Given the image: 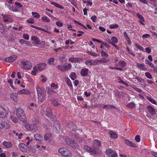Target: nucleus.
<instances>
[{
    "label": "nucleus",
    "mask_w": 157,
    "mask_h": 157,
    "mask_svg": "<svg viewBox=\"0 0 157 157\" xmlns=\"http://www.w3.org/2000/svg\"><path fill=\"white\" fill-rule=\"evenodd\" d=\"M16 115L18 118L23 122L26 121V118L23 113V110L21 108H18L16 110Z\"/></svg>",
    "instance_id": "obj_1"
},
{
    "label": "nucleus",
    "mask_w": 157,
    "mask_h": 157,
    "mask_svg": "<svg viewBox=\"0 0 157 157\" xmlns=\"http://www.w3.org/2000/svg\"><path fill=\"white\" fill-rule=\"evenodd\" d=\"M59 153L66 157H71L72 156V153L70 151L64 147H62L58 150Z\"/></svg>",
    "instance_id": "obj_2"
},
{
    "label": "nucleus",
    "mask_w": 157,
    "mask_h": 157,
    "mask_svg": "<svg viewBox=\"0 0 157 157\" xmlns=\"http://www.w3.org/2000/svg\"><path fill=\"white\" fill-rule=\"evenodd\" d=\"M66 142L67 144L70 147L75 149L79 148V145L77 143L75 140H72L68 138L66 139Z\"/></svg>",
    "instance_id": "obj_3"
},
{
    "label": "nucleus",
    "mask_w": 157,
    "mask_h": 157,
    "mask_svg": "<svg viewBox=\"0 0 157 157\" xmlns=\"http://www.w3.org/2000/svg\"><path fill=\"white\" fill-rule=\"evenodd\" d=\"M53 130L56 132H58L60 130L59 123L58 121H55L53 125Z\"/></svg>",
    "instance_id": "obj_4"
},
{
    "label": "nucleus",
    "mask_w": 157,
    "mask_h": 157,
    "mask_svg": "<svg viewBox=\"0 0 157 157\" xmlns=\"http://www.w3.org/2000/svg\"><path fill=\"white\" fill-rule=\"evenodd\" d=\"M21 63L23 68L25 69H29L31 66V63L27 60L22 61Z\"/></svg>",
    "instance_id": "obj_5"
},
{
    "label": "nucleus",
    "mask_w": 157,
    "mask_h": 157,
    "mask_svg": "<svg viewBox=\"0 0 157 157\" xmlns=\"http://www.w3.org/2000/svg\"><path fill=\"white\" fill-rule=\"evenodd\" d=\"M85 63L86 65L87 66H92L97 64V62L93 59L86 60Z\"/></svg>",
    "instance_id": "obj_6"
},
{
    "label": "nucleus",
    "mask_w": 157,
    "mask_h": 157,
    "mask_svg": "<svg viewBox=\"0 0 157 157\" xmlns=\"http://www.w3.org/2000/svg\"><path fill=\"white\" fill-rule=\"evenodd\" d=\"M101 153V151L98 148L94 147L93 148H92V151L90 154H100Z\"/></svg>",
    "instance_id": "obj_7"
},
{
    "label": "nucleus",
    "mask_w": 157,
    "mask_h": 157,
    "mask_svg": "<svg viewBox=\"0 0 157 157\" xmlns=\"http://www.w3.org/2000/svg\"><path fill=\"white\" fill-rule=\"evenodd\" d=\"M6 111L5 109L0 106V117L2 118H5L6 116Z\"/></svg>",
    "instance_id": "obj_8"
},
{
    "label": "nucleus",
    "mask_w": 157,
    "mask_h": 157,
    "mask_svg": "<svg viewBox=\"0 0 157 157\" xmlns=\"http://www.w3.org/2000/svg\"><path fill=\"white\" fill-rule=\"evenodd\" d=\"M17 58V56L15 55L12 56L6 59V61L9 62H12L14 61Z\"/></svg>",
    "instance_id": "obj_9"
},
{
    "label": "nucleus",
    "mask_w": 157,
    "mask_h": 157,
    "mask_svg": "<svg viewBox=\"0 0 157 157\" xmlns=\"http://www.w3.org/2000/svg\"><path fill=\"white\" fill-rule=\"evenodd\" d=\"M67 127L72 130L74 131L76 129V125L73 123L70 122L67 124Z\"/></svg>",
    "instance_id": "obj_10"
},
{
    "label": "nucleus",
    "mask_w": 157,
    "mask_h": 157,
    "mask_svg": "<svg viewBox=\"0 0 157 157\" xmlns=\"http://www.w3.org/2000/svg\"><path fill=\"white\" fill-rule=\"evenodd\" d=\"M18 94V93H12L10 94V97L12 100L16 102H17L18 100L17 99V97Z\"/></svg>",
    "instance_id": "obj_11"
},
{
    "label": "nucleus",
    "mask_w": 157,
    "mask_h": 157,
    "mask_svg": "<svg viewBox=\"0 0 157 157\" xmlns=\"http://www.w3.org/2000/svg\"><path fill=\"white\" fill-rule=\"evenodd\" d=\"M46 89L47 90V93L50 95L52 94L53 93H57L58 91L57 90H55L48 87H47Z\"/></svg>",
    "instance_id": "obj_12"
},
{
    "label": "nucleus",
    "mask_w": 157,
    "mask_h": 157,
    "mask_svg": "<svg viewBox=\"0 0 157 157\" xmlns=\"http://www.w3.org/2000/svg\"><path fill=\"white\" fill-rule=\"evenodd\" d=\"M68 60L69 61L72 63H79L81 60V59L78 57H71L69 58Z\"/></svg>",
    "instance_id": "obj_13"
},
{
    "label": "nucleus",
    "mask_w": 157,
    "mask_h": 157,
    "mask_svg": "<svg viewBox=\"0 0 157 157\" xmlns=\"http://www.w3.org/2000/svg\"><path fill=\"white\" fill-rule=\"evenodd\" d=\"M147 109L150 114L152 115H154L155 114V112L154 108L150 106H148L147 107Z\"/></svg>",
    "instance_id": "obj_14"
},
{
    "label": "nucleus",
    "mask_w": 157,
    "mask_h": 157,
    "mask_svg": "<svg viewBox=\"0 0 157 157\" xmlns=\"http://www.w3.org/2000/svg\"><path fill=\"white\" fill-rule=\"evenodd\" d=\"M17 92L18 94H30V92L29 90L25 89H24L21 90H20Z\"/></svg>",
    "instance_id": "obj_15"
},
{
    "label": "nucleus",
    "mask_w": 157,
    "mask_h": 157,
    "mask_svg": "<svg viewBox=\"0 0 157 157\" xmlns=\"http://www.w3.org/2000/svg\"><path fill=\"white\" fill-rule=\"evenodd\" d=\"M88 69L87 68L82 69L81 72V75L83 76H85L87 75L88 73Z\"/></svg>",
    "instance_id": "obj_16"
},
{
    "label": "nucleus",
    "mask_w": 157,
    "mask_h": 157,
    "mask_svg": "<svg viewBox=\"0 0 157 157\" xmlns=\"http://www.w3.org/2000/svg\"><path fill=\"white\" fill-rule=\"evenodd\" d=\"M46 63H43L39 64L38 65L37 67L39 71H41L44 69L46 66Z\"/></svg>",
    "instance_id": "obj_17"
},
{
    "label": "nucleus",
    "mask_w": 157,
    "mask_h": 157,
    "mask_svg": "<svg viewBox=\"0 0 157 157\" xmlns=\"http://www.w3.org/2000/svg\"><path fill=\"white\" fill-rule=\"evenodd\" d=\"M37 95L41 94H43L44 92V89L43 88H41L38 86L36 87Z\"/></svg>",
    "instance_id": "obj_18"
},
{
    "label": "nucleus",
    "mask_w": 157,
    "mask_h": 157,
    "mask_svg": "<svg viewBox=\"0 0 157 157\" xmlns=\"http://www.w3.org/2000/svg\"><path fill=\"white\" fill-rule=\"evenodd\" d=\"M9 125L6 123V122H2L0 123V128H4L5 129H6L9 128Z\"/></svg>",
    "instance_id": "obj_19"
},
{
    "label": "nucleus",
    "mask_w": 157,
    "mask_h": 157,
    "mask_svg": "<svg viewBox=\"0 0 157 157\" xmlns=\"http://www.w3.org/2000/svg\"><path fill=\"white\" fill-rule=\"evenodd\" d=\"M125 142L126 144L131 147H137L136 144H135L133 143H132L128 140H126Z\"/></svg>",
    "instance_id": "obj_20"
},
{
    "label": "nucleus",
    "mask_w": 157,
    "mask_h": 157,
    "mask_svg": "<svg viewBox=\"0 0 157 157\" xmlns=\"http://www.w3.org/2000/svg\"><path fill=\"white\" fill-rule=\"evenodd\" d=\"M2 18L4 21L5 22L8 21L10 19V16L7 14H2Z\"/></svg>",
    "instance_id": "obj_21"
},
{
    "label": "nucleus",
    "mask_w": 157,
    "mask_h": 157,
    "mask_svg": "<svg viewBox=\"0 0 157 157\" xmlns=\"http://www.w3.org/2000/svg\"><path fill=\"white\" fill-rule=\"evenodd\" d=\"M93 145L95 147H99L101 145V141L98 140H94L93 141Z\"/></svg>",
    "instance_id": "obj_22"
},
{
    "label": "nucleus",
    "mask_w": 157,
    "mask_h": 157,
    "mask_svg": "<svg viewBox=\"0 0 157 157\" xmlns=\"http://www.w3.org/2000/svg\"><path fill=\"white\" fill-rule=\"evenodd\" d=\"M38 101V102H40V103H41L43 102L45 98V96L44 94H41L40 95H37Z\"/></svg>",
    "instance_id": "obj_23"
},
{
    "label": "nucleus",
    "mask_w": 157,
    "mask_h": 157,
    "mask_svg": "<svg viewBox=\"0 0 157 157\" xmlns=\"http://www.w3.org/2000/svg\"><path fill=\"white\" fill-rule=\"evenodd\" d=\"M52 138V135L50 133L46 134L44 136V139L45 140H50Z\"/></svg>",
    "instance_id": "obj_24"
},
{
    "label": "nucleus",
    "mask_w": 157,
    "mask_h": 157,
    "mask_svg": "<svg viewBox=\"0 0 157 157\" xmlns=\"http://www.w3.org/2000/svg\"><path fill=\"white\" fill-rule=\"evenodd\" d=\"M3 145L7 148L11 147H12V144L9 142L4 141L3 143Z\"/></svg>",
    "instance_id": "obj_25"
},
{
    "label": "nucleus",
    "mask_w": 157,
    "mask_h": 157,
    "mask_svg": "<svg viewBox=\"0 0 157 157\" xmlns=\"http://www.w3.org/2000/svg\"><path fill=\"white\" fill-rule=\"evenodd\" d=\"M47 111L48 110H47ZM52 112L51 111H50V112L47 111L46 115L49 117L50 118L51 120L52 121H53L54 120V118L52 116Z\"/></svg>",
    "instance_id": "obj_26"
},
{
    "label": "nucleus",
    "mask_w": 157,
    "mask_h": 157,
    "mask_svg": "<svg viewBox=\"0 0 157 157\" xmlns=\"http://www.w3.org/2000/svg\"><path fill=\"white\" fill-rule=\"evenodd\" d=\"M87 53L88 54L93 56L96 57L98 56V55L96 53L94 52L91 51H87Z\"/></svg>",
    "instance_id": "obj_27"
},
{
    "label": "nucleus",
    "mask_w": 157,
    "mask_h": 157,
    "mask_svg": "<svg viewBox=\"0 0 157 157\" xmlns=\"http://www.w3.org/2000/svg\"><path fill=\"white\" fill-rule=\"evenodd\" d=\"M109 60L108 59H97L96 61L97 62V64L98 63H103L107 62L109 61Z\"/></svg>",
    "instance_id": "obj_28"
},
{
    "label": "nucleus",
    "mask_w": 157,
    "mask_h": 157,
    "mask_svg": "<svg viewBox=\"0 0 157 157\" xmlns=\"http://www.w3.org/2000/svg\"><path fill=\"white\" fill-rule=\"evenodd\" d=\"M19 41L21 44H25L27 45H29L30 44V42L29 41H26L24 39H21Z\"/></svg>",
    "instance_id": "obj_29"
},
{
    "label": "nucleus",
    "mask_w": 157,
    "mask_h": 157,
    "mask_svg": "<svg viewBox=\"0 0 157 157\" xmlns=\"http://www.w3.org/2000/svg\"><path fill=\"white\" fill-rule=\"evenodd\" d=\"M5 27L2 24L0 23V33L2 34L5 32Z\"/></svg>",
    "instance_id": "obj_30"
},
{
    "label": "nucleus",
    "mask_w": 157,
    "mask_h": 157,
    "mask_svg": "<svg viewBox=\"0 0 157 157\" xmlns=\"http://www.w3.org/2000/svg\"><path fill=\"white\" fill-rule=\"evenodd\" d=\"M34 137L36 140L40 141L42 139V137L40 135L36 134L34 135Z\"/></svg>",
    "instance_id": "obj_31"
},
{
    "label": "nucleus",
    "mask_w": 157,
    "mask_h": 157,
    "mask_svg": "<svg viewBox=\"0 0 157 157\" xmlns=\"http://www.w3.org/2000/svg\"><path fill=\"white\" fill-rule=\"evenodd\" d=\"M31 39L35 43L37 44L39 43L40 41L38 38L35 36H32Z\"/></svg>",
    "instance_id": "obj_32"
},
{
    "label": "nucleus",
    "mask_w": 157,
    "mask_h": 157,
    "mask_svg": "<svg viewBox=\"0 0 157 157\" xmlns=\"http://www.w3.org/2000/svg\"><path fill=\"white\" fill-rule=\"evenodd\" d=\"M25 144H24L21 143L18 145L19 148L21 150L23 151L25 150Z\"/></svg>",
    "instance_id": "obj_33"
},
{
    "label": "nucleus",
    "mask_w": 157,
    "mask_h": 157,
    "mask_svg": "<svg viewBox=\"0 0 157 157\" xmlns=\"http://www.w3.org/2000/svg\"><path fill=\"white\" fill-rule=\"evenodd\" d=\"M39 70L37 67H33V70L32 71V74L33 75H35L36 73Z\"/></svg>",
    "instance_id": "obj_34"
},
{
    "label": "nucleus",
    "mask_w": 157,
    "mask_h": 157,
    "mask_svg": "<svg viewBox=\"0 0 157 157\" xmlns=\"http://www.w3.org/2000/svg\"><path fill=\"white\" fill-rule=\"evenodd\" d=\"M135 106V104L133 102H131L126 105L127 107L130 108H134Z\"/></svg>",
    "instance_id": "obj_35"
},
{
    "label": "nucleus",
    "mask_w": 157,
    "mask_h": 157,
    "mask_svg": "<svg viewBox=\"0 0 157 157\" xmlns=\"http://www.w3.org/2000/svg\"><path fill=\"white\" fill-rule=\"evenodd\" d=\"M57 68L59 70L62 71H65V69L64 65H59L57 66Z\"/></svg>",
    "instance_id": "obj_36"
},
{
    "label": "nucleus",
    "mask_w": 157,
    "mask_h": 157,
    "mask_svg": "<svg viewBox=\"0 0 157 157\" xmlns=\"http://www.w3.org/2000/svg\"><path fill=\"white\" fill-rule=\"evenodd\" d=\"M145 63L146 64H147L151 67L155 68V66L151 62L149 61L148 60L146 59L145 61Z\"/></svg>",
    "instance_id": "obj_37"
},
{
    "label": "nucleus",
    "mask_w": 157,
    "mask_h": 157,
    "mask_svg": "<svg viewBox=\"0 0 157 157\" xmlns=\"http://www.w3.org/2000/svg\"><path fill=\"white\" fill-rule=\"evenodd\" d=\"M137 17L139 19V21H142L143 22H144V19L143 17L140 14L138 13H136Z\"/></svg>",
    "instance_id": "obj_38"
},
{
    "label": "nucleus",
    "mask_w": 157,
    "mask_h": 157,
    "mask_svg": "<svg viewBox=\"0 0 157 157\" xmlns=\"http://www.w3.org/2000/svg\"><path fill=\"white\" fill-rule=\"evenodd\" d=\"M51 3L59 8L61 9H63V7L62 6L60 5L56 2H51Z\"/></svg>",
    "instance_id": "obj_39"
},
{
    "label": "nucleus",
    "mask_w": 157,
    "mask_h": 157,
    "mask_svg": "<svg viewBox=\"0 0 157 157\" xmlns=\"http://www.w3.org/2000/svg\"><path fill=\"white\" fill-rule=\"evenodd\" d=\"M41 19L43 21L46 22H49L50 21V19L46 16L42 17Z\"/></svg>",
    "instance_id": "obj_40"
},
{
    "label": "nucleus",
    "mask_w": 157,
    "mask_h": 157,
    "mask_svg": "<svg viewBox=\"0 0 157 157\" xmlns=\"http://www.w3.org/2000/svg\"><path fill=\"white\" fill-rule=\"evenodd\" d=\"M113 108H114L116 109V107L114 106H112V105H106L104 106L103 108L104 109H112Z\"/></svg>",
    "instance_id": "obj_41"
},
{
    "label": "nucleus",
    "mask_w": 157,
    "mask_h": 157,
    "mask_svg": "<svg viewBox=\"0 0 157 157\" xmlns=\"http://www.w3.org/2000/svg\"><path fill=\"white\" fill-rule=\"evenodd\" d=\"M55 60V59L53 58H50L48 59V63L49 65L52 64Z\"/></svg>",
    "instance_id": "obj_42"
},
{
    "label": "nucleus",
    "mask_w": 157,
    "mask_h": 157,
    "mask_svg": "<svg viewBox=\"0 0 157 157\" xmlns=\"http://www.w3.org/2000/svg\"><path fill=\"white\" fill-rule=\"evenodd\" d=\"M64 66L65 71L66 70L70 69L71 67L72 66L70 63H68L67 65H64Z\"/></svg>",
    "instance_id": "obj_43"
},
{
    "label": "nucleus",
    "mask_w": 157,
    "mask_h": 157,
    "mask_svg": "<svg viewBox=\"0 0 157 157\" xmlns=\"http://www.w3.org/2000/svg\"><path fill=\"white\" fill-rule=\"evenodd\" d=\"M32 14L33 16L35 18H39L40 17V15L37 12H32Z\"/></svg>",
    "instance_id": "obj_44"
},
{
    "label": "nucleus",
    "mask_w": 157,
    "mask_h": 157,
    "mask_svg": "<svg viewBox=\"0 0 157 157\" xmlns=\"http://www.w3.org/2000/svg\"><path fill=\"white\" fill-rule=\"evenodd\" d=\"M110 136L111 137L114 138H116L117 137V134L114 132H110L109 133Z\"/></svg>",
    "instance_id": "obj_45"
},
{
    "label": "nucleus",
    "mask_w": 157,
    "mask_h": 157,
    "mask_svg": "<svg viewBox=\"0 0 157 157\" xmlns=\"http://www.w3.org/2000/svg\"><path fill=\"white\" fill-rule=\"evenodd\" d=\"M65 81L67 83V84L70 87H72V86L71 81L68 78H66L65 79Z\"/></svg>",
    "instance_id": "obj_46"
},
{
    "label": "nucleus",
    "mask_w": 157,
    "mask_h": 157,
    "mask_svg": "<svg viewBox=\"0 0 157 157\" xmlns=\"http://www.w3.org/2000/svg\"><path fill=\"white\" fill-rule=\"evenodd\" d=\"M51 87L50 88H52L55 90H57L58 88V86L57 84H55L54 83H52L51 86Z\"/></svg>",
    "instance_id": "obj_47"
},
{
    "label": "nucleus",
    "mask_w": 157,
    "mask_h": 157,
    "mask_svg": "<svg viewBox=\"0 0 157 157\" xmlns=\"http://www.w3.org/2000/svg\"><path fill=\"white\" fill-rule=\"evenodd\" d=\"M84 149L85 150L91 153V151H92L91 148L88 147L87 145H86L84 146Z\"/></svg>",
    "instance_id": "obj_48"
},
{
    "label": "nucleus",
    "mask_w": 157,
    "mask_h": 157,
    "mask_svg": "<svg viewBox=\"0 0 157 157\" xmlns=\"http://www.w3.org/2000/svg\"><path fill=\"white\" fill-rule=\"evenodd\" d=\"M113 151L112 150L110 149H108L106 150V155H109L113 153Z\"/></svg>",
    "instance_id": "obj_49"
},
{
    "label": "nucleus",
    "mask_w": 157,
    "mask_h": 157,
    "mask_svg": "<svg viewBox=\"0 0 157 157\" xmlns=\"http://www.w3.org/2000/svg\"><path fill=\"white\" fill-rule=\"evenodd\" d=\"M112 42L113 43L117 44L118 42V40L116 37L115 36L112 37L111 38Z\"/></svg>",
    "instance_id": "obj_50"
},
{
    "label": "nucleus",
    "mask_w": 157,
    "mask_h": 157,
    "mask_svg": "<svg viewBox=\"0 0 157 157\" xmlns=\"http://www.w3.org/2000/svg\"><path fill=\"white\" fill-rule=\"evenodd\" d=\"M70 77L72 80H74L76 78L75 74V73H71L70 75Z\"/></svg>",
    "instance_id": "obj_51"
},
{
    "label": "nucleus",
    "mask_w": 157,
    "mask_h": 157,
    "mask_svg": "<svg viewBox=\"0 0 157 157\" xmlns=\"http://www.w3.org/2000/svg\"><path fill=\"white\" fill-rule=\"evenodd\" d=\"M72 136H74L76 139L79 140V141H82V139L75 134H73Z\"/></svg>",
    "instance_id": "obj_52"
},
{
    "label": "nucleus",
    "mask_w": 157,
    "mask_h": 157,
    "mask_svg": "<svg viewBox=\"0 0 157 157\" xmlns=\"http://www.w3.org/2000/svg\"><path fill=\"white\" fill-rule=\"evenodd\" d=\"M145 75L147 78L149 79H151L152 78L151 74L148 72H146L145 73Z\"/></svg>",
    "instance_id": "obj_53"
},
{
    "label": "nucleus",
    "mask_w": 157,
    "mask_h": 157,
    "mask_svg": "<svg viewBox=\"0 0 157 157\" xmlns=\"http://www.w3.org/2000/svg\"><path fill=\"white\" fill-rule=\"evenodd\" d=\"M147 99L149 101L151 102L152 103L154 104H156V102L154 99H151L149 97H147Z\"/></svg>",
    "instance_id": "obj_54"
},
{
    "label": "nucleus",
    "mask_w": 157,
    "mask_h": 157,
    "mask_svg": "<svg viewBox=\"0 0 157 157\" xmlns=\"http://www.w3.org/2000/svg\"><path fill=\"white\" fill-rule=\"evenodd\" d=\"M23 38L25 40H28L29 39V36L27 34H24L23 36Z\"/></svg>",
    "instance_id": "obj_55"
},
{
    "label": "nucleus",
    "mask_w": 157,
    "mask_h": 157,
    "mask_svg": "<svg viewBox=\"0 0 157 157\" xmlns=\"http://www.w3.org/2000/svg\"><path fill=\"white\" fill-rule=\"evenodd\" d=\"M118 27V25L117 24L111 25L109 26V27L111 29L117 28Z\"/></svg>",
    "instance_id": "obj_56"
},
{
    "label": "nucleus",
    "mask_w": 157,
    "mask_h": 157,
    "mask_svg": "<svg viewBox=\"0 0 157 157\" xmlns=\"http://www.w3.org/2000/svg\"><path fill=\"white\" fill-rule=\"evenodd\" d=\"M74 21L75 22V23H77L78 25H81L83 27H84L85 29H87L86 27L85 26L83 25L81 23H80L79 22H78V21L74 20Z\"/></svg>",
    "instance_id": "obj_57"
},
{
    "label": "nucleus",
    "mask_w": 157,
    "mask_h": 157,
    "mask_svg": "<svg viewBox=\"0 0 157 157\" xmlns=\"http://www.w3.org/2000/svg\"><path fill=\"white\" fill-rule=\"evenodd\" d=\"M101 55L102 56H105V57H107L109 56V55L103 51L101 52Z\"/></svg>",
    "instance_id": "obj_58"
},
{
    "label": "nucleus",
    "mask_w": 157,
    "mask_h": 157,
    "mask_svg": "<svg viewBox=\"0 0 157 157\" xmlns=\"http://www.w3.org/2000/svg\"><path fill=\"white\" fill-rule=\"evenodd\" d=\"M30 125V130H33L35 129V128L36 127V125L35 124H31Z\"/></svg>",
    "instance_id": "obj_59"
},
{
    "label": "nucleus",
    "mask_w": 157,
    "mask_h": 157,
    "mask_svg": "<svg viewBox=\"0 0 157 157\" xmlns=\"http://www.w3.org/2000/svg\"><path fill=\"white\" fill-rule=\"evenodd\" d=\"M97 18V17L95 15L92 16L91 17V19L93 22H95L96 21Z\"/></svg>",
    "instance_id": "obj_60"
},
{
    "label": "nucleus",
    "mask_w": 157,
    "mask_h": 157,
    "mask_svg": "<svg viewBox=\"0 0 157 157\" xmlns=\"http://www.w3.org/2000/svg\"><path fill=\"white\" fill-rule=\"evenodd\" d=\"M11 119L13 122L16 123L18 121V119L16 117H11Z\"/></svg>",
    "instance_id": "obj_61"
},
{
    "label": "nucleus",
    "mask_w": 157,
    "mask_h": 157,
    "mask_svg": "<svg viewBox=\"0 0 157 157\" xmlns=\"http://www.w3.org/2000/svg\"><path fill=\"white\" fill-rule=\"evenodd\" d=\"M74 43V42H73L70 40H67L65 42V44L66 45L69 44V43L71 44H72Z\"/></svg>",
    "instance_id": "obj_62"
},
{
    "label": "nucleus",
    "mask_w": 157,
    "mask_h": 157,
    "mask_svg": "<svg viewBox=\"0 0 157 157\" xmlns=\"http://www.w3.org/2000/svg\"><path fill=\"white\" fill-rule=\"evenodd\" d=\"M139 82H143L144 81L143 79L139 77H136L135 78Z\"/></svg>",
    "instance_id": "obj_63"
},
{
    "label": "nucleus",
    "mask_w": 157,
    "mask_h": 157,
    "mask_svg": "<svg viewBox=\"0 0 157 157\" xmlns=\"http://www.w3.org/2000/svg\"><path fill=\"white\" fill-rule=\"evenodd\" d=\"M53 103L54 106H57L59 105V102L56 100H53Z\"/></svg>",
    "instance_id": "obj_64"
}]
</instances>
